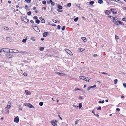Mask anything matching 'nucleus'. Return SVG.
<instances>
[{"label":"nucleus","mask_w":126,"mask_h":126,"mask_svg":"<svg viewBox=\"0 0 126 126\" xmlns=\"http://www.w3.org/2000/svg\"><path fill=\"white\" fill-rule=\"evenodd\" d=\"M80 79H82L85 80V77H84L83 76H80Z\"/></svg>","instance_id":"obj_26"},{"label":"nucleus","mask_w":126,"mask_h":126,"mask_svg":"<svg viewBox=\"0 0 126 126\" xmlns=\"http://www.w3.org/2000/svg\"><path fill=\"white\" fill-rule=\"evenodd\" d=\"M27 14L28 15L30 16L31 15V12L30 11H29V12H28L27 13Z\"/></svg>","instance_id":"obj_40"},{"label":"nucleus","mask_w":126,"mask_h":126,"mask_svg":"<svg viewBox=\"0 0 126 126\" xmlns=\"http://www.w3.org/2000/svg\"><path fill=\"white\" fill-rule=\"evenodd\" d=\"M26 20H24L23 21H24L26 23H28L29 22V20L27 19H26Z\"/></svg>","instance_id":"obj_28"},{"label":"nucleus","mask_w":126,"mask_h":126,"mask_svg":"<svg viewBox=\"0 0 126 126\" xmlns=\"http://www.w3.org/2000/svg\"><path fill=\"white\" fill-rule=\"evenodd\" d=\"M117 81H118L117 79H115L114 80V83L115 84H116L117 83Z\"/></svg>","instance_id":"obj_31"},{"label":"nucleus","mask_w":126,"mask_h":126,"mask_svg":"<svg viewBox=\"0 0 126 126\" xmlns=\"http://www.w3.org/2000/svg\"><path fill=\"white\" fill-rule=\"evenodd\" d=\"M71 3H69L67 4V7H70L71 6Z\"/></svg>","instance_id":"obj_20"},{"label":"nucleus","mask_w":126,"mask_h":126,"mask_svg":"<svg viewBox=\"0 0 126 126\" xmlns=\"http://www.w3.org/2000/svg\"><path fill=\"white\" fill-rule=\"evenodd\" d=\"M72 106L74 107H75L76 108H78L79 107L78 106H77L76 105H74V104H73Z\"/></svg>","instance_id":"obj_51"},{"label":"nucleus","mask_w":126,"mask_h":126,"mask_svg":"<svg viewBox=\"0 0 126 126\" xmlns=\"http://www.w3.org/2000/svg\"><path fill=\"white\" fill-rule=\"evenodd\" d=\"M19 119L18 116H17L14 118V121L16 123H18L19 122Z\"/></svg>","instance_id":"obj_2"},{"label":"nucleus","mask_w":126,"mask_h":126,"mask_svg":"<svg viewBox=\"0 0 126 126\" xmlns=\"http://www.w3.org/2000/svg\"><path fill=\"white\" fill-rule=\"evenodd\" d=\"M108 17H109L111 19H112L113 17L112 16H107Z\"/></svg>","instance_id":"obj_53"},{"label":"nucleus","mask_w":126,"mask_h":126,"mask_svg":"<svg viewBox=\"0 0 126 126\" xmlns=\"http://www.w3.org/2000/svg\"><path fill=\"white\" fill-rule=\"evenodd\" d=\"M115 38L116 39H119L118 37L116 35H115Z\"/></svg>","instance_id":"obj_48"},{"label":"nucleus","mask_w":126,"mask_h":126,"mask_svg":"<svg viewBox=\"0 0 126 126\" xmlns=\"http://www.w3.org/2000/svg\"><path fill=\"white\" fill-rule=\"evenodd\" d=\"M101 109V106H99L97 108V110H100Z\"/></svg>","instance_id":"obj_39"},{"label":"nucleus","mask_w":126,"mask_h":126,"mask_svg":"<svg viewBox=\"0 0 126 126\" xmlns=\"http://www.w3.org/2000/svg\"><path fill=\"white\" fill-rule=\"evenodd\" d=\"M10 104V103H8V105L6 107V108L7 109H9L10 107H11V105Z\"/></svg>","instance_id":"obj_13"},{"label":"nucleus","mask_w":126,"mask_h":126,"mask_svg":"<svg viewBox=\"0 0 126 126\" xmlns=\"http://www.w3.org/2000/svg\"><path fill=\"white\" fill-rule=\"evenodd\" d=\"M65 51L70 55H71V54H72V53L71 51L68 49H65Z\"/></svg>","instance_id":"obj_4"},{"label":"nucleus","mask_w":126,"mask_h":126,"mask_svg":"<svg viewBox=\"0 0 126 126\" xmlns=\"http://www.w3.org/2000/svg\"><path fill=\"white\" fill-rule=\"evenodd\" d=\"M11 39V38L9 37H7L6 38V39L7 40H9Z\"/></svg>","instance_id":"obj_42"},{"label":"nucleus","mask_w":126,"mask_h":126,"mask_svg":"<svg viewBox=\"0 0 126 126\" xmlns=\"http://www.w3.org/2000/svg\"><path fill=\"white\" fill-rule=\"evenodd\" d=\"M44 49V48L43 47H40V50L41 51H43V50Z\"/></svg>","instance_id":"obj_41"},{"label":"nucleus","mask_w":126,"mask_h":126,"mask_svg":"<svg viewBox=\"0 0 126 126\" xmlns=\"http://www.w3.org/2000/svg\"><path fill=\"white\" fill-rule=\"evenodd\" d=\"M27 39H23L22 41V42L23 43H25L26 42Z\"/></svg>","instance_id":"obj_35"},{"label":"nucleus","mask_w":126,"mask_h":126,"mask_svg":"<svg viewBox=\"0 0 126 126\" xmlns=\"http://www.w3.org/2000/svg\"><path fill=\"white\" fill-rule=\"evenodd\" d=\"M23 74L25 76H27V73H25V72Z\"/></svg>","instance_id":"obj_49"},{"label":"nucleus","mask_w":126,"mask_h":126,"mask_svg":"<svg viewBox=\"0 0 126 126\" xmlns=\"http://www.w3.org/2000/svg\"><path fill=\"white\" fill-rule=\"evenodd\" d=\"M104 102V100H103L102 101H99L98 102L99 103H103Z\"/></svg>","instance_id":"obj_33"},{"label":"nucleus","mask_w":126,"mask_h":126,"mask_svg":"<svg viewBox=\"0 0 126 126\" xmlns=\"http://www.w3.org/2000/svg\"><path fill=\"white\" fill-rule=\"evenodd\" d=\"M33 29L35 31H36L38 32H40V30L38 28H37V29L34 28H33Z\"/></svg>","instance_id":"obj_17"},{"label":"nucleus","mask_w":126,"mask_h":126,"mask_svg":"<svg viewBox=\"0 0 126 126\" xmlns=\"http://www.w3.org/2000/svg\"><path fill=\"white\" fill-rule=\"evenodd\" d=\"M42 3V4H46V2L45 1H43Z\"/></svg>","instance_id":"obj_45"},{"label":"nucleus","mask_w":126,"mask_h":126,"mask_svg":"<svg viewBox=\"0 0 126 126\" xmlns=\"http://www.w3.org/2000/svg\"><path fill=\"white\" fill-rule=\"evenodd\" d=\"M57 11H58L60 12H62V10H61V9H60V10H57Z\"/></svg>","instance_id":"obj_59"},{"label":"nucleus","mask_w":126,"mask_h":126,"mask_svg":"<svg viewBox=\"0 0 126 126\" xmlns=\"http://www.w3.org/2000/svg\"><path fill=\"white\" fill-rule=\"evenodd\" d=\"M30 22L32 23H34V21L32 20H31L30 21Z\"/></svg>","instance_id":"obj_61"},{"label":"nucleus","mask_w":126,"mask_h":126,"mask_svg":"<svg viewBox=\"0 0 126 126\" xmlns=\"http://www.w3.org/2000/svg\"><path fill=\"white\" fill-rule=\"evenodd\" d=\"M53 21L55 23H57V21L55 20H53Z\"/></svg>","instance_id":"obj_64"},{"label":"nucleus","mask_w":126,"mask_h":126,"mask_svg":"<svg viewBox=\"0 0 126 126\" xmlns=\"http://www.w3.org/2000/svg\"><path fill=\"white\" fill-rule=\"evenodd\" d=\"M116 110L118 111H120V109L119 108H117L116 109Z\"/></svg>","instance_id":"obj_56"},{"label":"nucleus","mask_w":126,"mask_h":126,"mask_svg":"<svg viewBox=\"0 0 126 126\" xmlns=\"http://www.w3.org/2000/svg\"><path fill=\"white\" fill-rule=\"evenodd\" d=\"M55 73L56 74L60 76H63L65 75V74L63 73L59 72H56Z\"/></svg>","instance_id":"obj_5"},{"label":"nucleus","mask_w":126,"mask_h":126,"mask_svg":"<svg viewBox=\"0 0 126 126\" xmlns=\"http://www.w3.org/2000/svg\"><path fill=\"white\" fill-rule=\"evenodd\" d=\"M25 1L29 3L31 2V0H25Z\"/></svg>","instance_id":"obj_38"},{"label":"nucleus","mask_w":126,"mask_h":126,"mask_svg":"<svg viewBox=\"0 0 126 126\" xmlns=\"http://www.w3.org/2000/svg\"><path fill=\"white\" fill-rule=\"evenodd\" d=\"M75 91H76V90H80V89H79L78 88H75Z\"/></svg>","instance_id":"obj_50"},{"label":"nucleus","mask_w":126,"mask_h":126,"mask_svg":"<svg viewBox=\"0 0 126 126\" xmlns=\"http://www.w3.org/2000/svg\"><path fill=\"white\" fill-rule=\"evenodd\" d=\"M13 50L14 51H12L11 52L13 53H20V51H19L16 50Z\"/></svg>","instance_id":"obj_6"},{"label":"nucleus","mask_w":126,"mask_h":126,"mask_svg":"<svg viewBox=\"0 0 126 126\" xmlns=\"http://www.w3.org/2000/svg\"><path fill=\"white\" fill-rule=\"evenodd\" d=\"M111 10V11L112 12L113 14H117V12H114V11L113 10H114V9H110Z\"/></svg>","instance_id":"obj_18"},{"label":"nucleus","mask_w":126,"mask_h":126,"mask_svg":"<svg viewBox=\"0 0 126 126\" xmlns=\"http://www.w3.org/2000/svg\"><path fill=\"white\" fill-rule=\"evenodd\" d=\"M96 85L95 84L93 86H91V88H94V87H96Z\"/></svg>","instance_id":"obj_43"},{"label":"nucleus","mask_w":126,"mask_h":126,"mask_svg":"<svg viewBox=\"0 0 126 126\" xmlns=\"http://www.w3.org/2000/svg\"><path fill=\"white\" fill-rule=\"evenodd\" d=\"M120 21H116L115 22V23L117 25H118L119 24H120Z\"/></svg>","instance_id":"obj_32"},{"label":"nucleus","mask_w":126,"mask_h":126,"mask_svg":"<svg viewBox=\"0 0 126 126\" xmlns=\"http://www.w3.org/2000/svg\"><path fill=\"white\" fill-rule=\"evenodd\" d=\"M78 20V17H76V18H74V21L75 22L77 21Z\"/></svg>","instance_id":"obj_34"},{"label":"nucleus","mask_w":126,"mask_h":126,"mask_svg":"<svg viewBox=\"0 0 126 126\" xmlns=\"http://www.w3.org/2000/svg\"><path fill=\"white\" fill-rule=\"evenodd\" d=\"M21 19L22 21H23L24 20H27L26 18L23 17H21Z\"/></svg>","instance_id":"obj_19"},{"label":"nucleus","mask_w":126,"mask_h":126,"mask_svg":"<svg viewBox=\"0 0 126 126\" xmlns=\"http://www.w3.org/2000/svg\"><path fill=\"white\" fill-rule=\"evenodd\" d=\"M50 2L51 3V4L53 6L55 5V3L54 2H52V0H50Z\"/></svg>","instance_id":"obj_11"},{"label":"nucleus","mask_w":126,"mask_h":126,"mask_svg":"<svg viewBox=\"0 0 126 126\" xmlns=\"http://www.w3.org/2000/svg\"><path fill=\"white\" fill-rule=\"evenodd\" d=\"M79 99L80 100L82 99V97L81 96H80L79 97Z\"/></svg>","instance_id":"obj_54"},{"label":"nucleus","mask_w":126,"mask_h":126,"mask_svg":"<svg viewBox=\"0 0 126 126\" xmlns=\"http://www.w3.org/2000/svg\"><path fill=\"white\" fill-rule=\"evenodd\" d=\"M26 94L28 95H30L31 94V93L30 92L28 91L27 90H25Z\"/></svg>","instance_id":"obj_10"},{"label":"nucleus","mask_w":126,"mask_h":126,"mask_svg":"<svg viewBox=\"0 0 126 126\" xmlns=\"http://www.w3.org/2000/svg\"><path fill=\"white\" fill-rule=\"evenodd\" d=\"M32 27L33 28H34L35 29H37L38 28V27H37L35 24H33V25H32Z\"/></svg>","instance_id":"obj_16"},{"label":"nucleus","mask_w":126,"mask_h":126,"mask_svg":"<svg viewBox=\"0 0 126 126\" xmlns=\"http://www.w3.org/2000/svg\"><path fill=\"white\" fill-rule=\"evenodd\" d=\"M48 33V32H45L43 34V37H46Z\"/></svg>","instance_id":"obj_9"},{"label":"nucleus","mask_w":126,"mask_h":126,"mask_svg":"<svg viewBox=\"0 0 126 126\" xmlns=\"http://www.w3.org/2000/svg\"><path fill=\"white\" fill-rule=\"evenodd\" d=\"M110 13V11L108 10H107L105 12V13L107 14H109Z\"/></svg>","instance_id":"obj_21"},{"label":"nucleus","mask_w":126,"mask_h":126,"mask_svg":"<svg viewBox=\"0 0 126 126\" xmlns=\"http://www.w3.org/2000/svg\"><path fill=\"white\" fill-rule=\"evenodd\" d=\"M91 88V87H88V88L87 89V90L88 91H89L90 90V89Z\"/></svg>","instance_id":"obj_62"},{"label":"nucleus","mask_w":126,"mask_h":126,"mask_svg":"<svg viewBox=\"0 0 126 126\" xmlns=\"http://www.w3.org/2000/svg\"><path fill=\"white\" fill-rule=\"evenodd\" d=\"M123 10L126 11V7H124L123 8Z\"/></svg>","instance_id":"obj_58"},{"label":"nucleus","mask_w":126,"mask_h":126,"mask_svg":"<svg viewBox=\"0 0 126 126\" xmlns=\"http://www.w3.org/2000/svg\"><path fill=\"white\" fill-rule=\"evenodd\" d=\"M98 2L100 4H102L103 2V1L102 0H99L98 1Z\"/></svg>","instance_id":"obj_22"},{"label":"nucleus","mask_w":126,"mask_h":126,"mask_svg":"<svg viewBox=\"0 0 126 126\" xmlns=\"http://www.w3.org/2000/svg\"><path fill=\"white\" fill-rule=\"evenodd\" d=\"M61 26L58 25L57 26V29H60Z\"/></svg>","instance_id":"obj_44"},{"label":"nucleus","mask_w":126,"mask_h":126,"mask_svg":"<svg viewBox=\"0 0 126 126\" xmlns=\"http://www.w3.org/2000/svg\"><path fill=\"white\" fill-rule=\"evenodd\" d=\"M94 115L95 116H96L98 117L99 116L98 114H94Z\"/></svg>","instance_id":"obj_63"},{"label":"nucleus","mask_w":126,"mask_h":126,"mask_svg":"<svg viewBox=\"0 0 126 126\" xmlns=\"http://www.w3.org/2000/svg\"><path fill=\"white\" fill-rule=\"evenodd\" d=\"M101 73H102L103 74H106V75H107V74L105 72H101Z\"/></svg>","instance_id":"obj_60"},{"label":"nucleus","mask_w":126,"mask_h":126,"mask_svg":"<svg viewBox=\"0 0 126 126\" xmlns=\"http://www.w3.org/2000/svg\"><path fill=\"white\" fill-rule=\"evenodd\" d=\"M120 24H121V25H123L124 24V23L123 22H122L121 21H120Z\"/></svg>","instance_id":"obj_57"},{"label":"nucleus","mask_w":126,"mask_h":126,"mask_svg":"<svg viewBox=\"0 0 126 126\" xmlns=\"http://www.w3.org/2000/svg\"><path fill=\"white\" fill-rule=\"evenodd\" d=\"M39 105L42 106L43 105V103L42 102H40L39 103Z\"/></svg>","instance_id":"obj_36"},{"label":"nucleus","mask_w":126,"mask_h":126,"mask_svg":"<svg viewBox=\"0 0 126 126\" xmlns=\"http://www.w3.org/2000/svg\"><path fill=\"white\" fill-rule=\"evenodd\" d=\"M1 51H3L4 52H5L6 53L11 52L10 49L8 48H2L1 49Z\"/></svg>","instance_id":"obj_1"},{"label":"nucleus","mask_w":126,"mask_h":126,"mask_svg":"<svg viewBox=\"0 0 126 126\" xmlns=\"http://www.w3.org/2000/svg\"><path fill=\"white\" fill-rule=\"evenodd\" d=\"M40 22V21L38 19H37L35 20V22L37 24H39Z\"/></svg>","instance_id":"obj_27"},{"label":"nucleus","mask_w":126,"mask_h":126,"mask_svg":"<svg viewBox=\"0 0 126 126\" xmlns=\"http://www.w3.org/2000/svg\"><path fill=\"white\" fill-rule=\"evenodd\" d=\"M123 86L125 88H126V84L125 83H124L123 84Z\"/></svg>","instance_id":"obj_47"},{"label":"nucleus","mask_w":126,"mask_h":126,"mask_svg":"<svg viewBox=\"0 0 126 126\" xmlns=\"http://www.w3.org/2000/svg\"><path fill=\"white\" fill-rule=\"evenodd\" d=\"M89 79H90L88 77L86 78V77H85L84 80L86 81H89Z\"/></svg>","instance_id":"obj_23"},{"label":"nucleus","mask_w":126,"mask_h":126,"mask_svg":"<svg viewBox=\"0 0 126 126\" xmlns=\"http://www.w3.org/2000/svg\"><path fill=\"white\" fill-rule=\"evenodd\" d=\"M122 20L124 21H126V18H125L124 17L122 19Z\"/></svg>","instance_id":"obj_52"},{"label":"nucleus","mask_w":126,"mask_h":126,"mask_svg":"<svg viewBox=\"0 0 126 126\" xmlns=\"http://www.w3.org/2000/svg\"><path fill=\"white\" fill-rule=\"evenodd\" d=\"M6 56L8 58H11L13 57V56L10 54H7L6 55Z\"/></svg>","instance_id":"obj_8"},{"label":"nucleus","mask_w":126,"mask_h":126,"mask_svg":"<svg viewBox=\"0 0 126 126\" xmlns=\"http://www.w3.org/2000/svg\"><path fill=\"white\" fill-rule=\"evenodd\" d=\"M65 26H63L62 28V30L63 31H64L65 29Z\"/></svg>","instance_id":"obj_37"},{"label":"nucleus","mask_w":126,"mask_h":126,"mask_svg":"<svg viewBox=\"0 0 126 126\" xmlns=\"http://www.w3.org/2000/svg\"><path fill=\"white\" fill-rule=\"evenodd\" d=\"M33 18L34 19H35L37 20V19L38 18V17L37 16H34L33 17Z\"/></svg>","instance_id":"obj_46"},{"label":"nucleus","mask_w":126,"mask_h":126,"mask_svg":"<svg viewBox=\"0 0 126 126\" xmlns=\"http://www.w3.org/2000/svg\"><path fill=\"white\" fill-rule=\"evenodd\" d=\"M82 104L81 103H80L79 104V106H78L79 107V109H80V108L82 107Z\"/></svg>","instance_id":"obj_24"},{"label":"nucleus","mask_w":126,"mask_h":126,"mask_svg":"<svg viewBox=\"0 0 126 126\" xmlns=\"http://www.w3.org/2000/svg\"><path fill=\"white\" fill-rule=\"evenodd\" d=\"M57 8L60 9H62V7L59 4L58 5Z\"/></svg>","instance_id":"obj_12"},{"label":"nucleus","mask_w":126,"mask_h":126,"mask_svg":"<svg viewBox=\"0 0 126 126\" xmlns=\"http://www.w3.org/2000/svg\"><path fill=\"white\" fill-rule=\"evenodd\" d=\"M41 22L42 23H44L45 22V21L44 19H42L41 20Z\"/></svg>","instance_id":"obj_29"},{"label":"nucleus","mask_w":126,"mask_h":126,"mask_svg":"<svg viewBox=\"0 0 126 126\" xmlns=\"http://www.w3.org/2000/svg\"><path fill=\"white\" fill-rule=\"evenodd\" d=\"M115 2H117L120 3L121 1L120 0H116V1H115Z\"/></svg>","instance_id":"obj_55"},{"label":"nucleus","mask_w":126,"mask_h":126,"mask_svg":"<svg viewBox=\"0 0 126 126\" xmlns=\"http://www.w3.org/2000/svg\"><path fill=\"white\" fill-rule=\"evenodd\" d=\"M94 2L93 1H91L89 2V4L91 5H92L93 4Z\"/></svg>","instance_id":"obj_30"},{"label":"nucleus","mask_w":126,"mask_h":126,"mask_svg":"<svg viewBox=\"0 0 126 126\" xmlns=\"http://www.w3.org/2000/svg\"><path fill=\"white\" fill-rule=\"evenodd\" d=\"M81 39L83 40L84 42H86V39L85 37H82L81 38Z\"/></svg>","instance_id":"obj_14"},{"label":"nucleus","mask_w":126,"mask_h":126,"mask_svg":"<svg viewBox=\"0 0 126 126\" xmlns=\"http://www.w3.org/2000/svg\"><path fill=\"white\" fill-rule=\"evenodd\" d=\"M84 49L81 48H78V50L79 51L82 52L84 50Z\"/></svg>","instance_id":"obj_15"},{"label":"nucleus","mask_w":126,"mask_h":126,"mask_svg":"<svg viewBox=\"0 0 126 126\" xmlns=\"http://www.w3.org/2000/svg\"><path fill=\"white\" fill-rule=\"evenodd\" d=\"M24 105L26 106H28L30 108H32V105L30 103H25Z\"/></svg>","instance_id":"obj_3"},{"label":"nucleus","mask_w":126,"mask_h":126,"mask_svg":"<svg viewBox=\"0 0 126 126\" xmlns=\"http://www.w3.org/2000/svg\"><path fill=\"white\" fill-rule=\"evenodd\" d=\"M4 28L7 31H8L9 30V28L7 27L4 26Z\"/></svg>","instance_id":"obj_25"},{"label":"nucleus","mask_w":126,"mask_h":126,"mask_svg":"<svg viewBox=\"0 0 126 126\" xmlns=\"http://www.w3.org/2000/svg\"><path fill=\"white\" fill-rule=\"evenodd\" d=\"M51 123L54 126H56L57 124L54 121L52 120L51 121Z\"/></svg>","instance_id":"obj_7"}]
</instances>
